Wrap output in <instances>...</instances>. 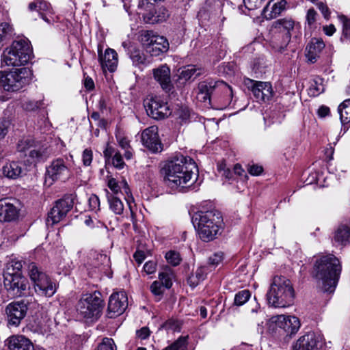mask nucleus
I'll return each mask as SVG.
<instances>
[{
    "label": "nucleus",
    "mask_w": 350,
    "mask_h": 350,
    "mask_svg": "<svg viewBox=\"0 0 350 350\" xmlns=\"http://www.w3.org/2000/svg\"><path fill=\"white\" fill-rule=\"evenodd\" d=\"M161 174L166 185L180 192L194 189L193 184L198 176L194 160L188 156L176 153L164 163Z\"/></svg>",
    "instance_id": "f257e3e1"
},
{
    "label": "nucleus",
    "mask_w": 350,
    "mask_h": 350,
    "mask_svg": "<svg viewBox=\"0 0 350 350\" xmlns=\"http://www.w3.org/2000/svg\"><path fill=\"white\" fill-rule=\"evenodd\" d=\"M233 98L232 88L222 81H204L199 83L196 89V98L205 106L214 101L224 109L230 105Z\"/></svg>",
    "instance_id": "f03ea898"
},
{
    "label": "nucleus",
    "mask_w": 350,
    "mask_h": 350,
    "mask_svg": "<svg viewBox=\"0 0 350 350\" xmlns=\"http://www.w3.org/2000/svg\"><path fill=\"white\" fill-rule=\"evenodd\" d=\"M342 271V265L333 254L321 256L314 266V275L321 282L324 292L332 293L335 291Z\"/></svg>",
    "instance_id": "7ed1b4c3"
},
{
    "label": "nucleus",
    "mask_w": 350,
    "mask_h": 350,
    "mask_svg": "<svg viewBox=\"0 0 350 350\" xmlns=\"http://www.w3.org/2000/svg\"><path fill=\"white\" fill-rule=\"evenodd\" d=\"M200 239L204 242L215 239L220 234L222 218L219 213L213 211H198L191 218Z\"/></svg>",
    "instance_id": "20e7f679"
},
{
    "label": "nucleus",
    "mask_w": 350,
    "mask_h": 350,
    "mask_svg": "<svg viewBox=\"0 0 350 350\" xmlns=\"http://www.w3.org/2000/svg\"><path fill=\"white\" fill-rule=\"evenodd\" d=\"M268 304L274 307L284 308L292 304L294 289L291 281L282 276H275L267 293Z\"/></svg>",
    "instance_id": "39448f33"
},
{
    "label": "nucleus",
    "mask_w": 350,
    "mask_h": 350,
    "mask_svg": "<svg viewBox=\"0 0 350 350\" xmlns=\"http://www.w3.org/2000/svg\"><path fill=\"white\" fill-rule=\"evenodd\" d=\"M32 50L26 38L14 40L10 46L4 49L1 55V64L8 66H21L31 59Z\"/></svg>",
    "instance_id": "423d86ee"
},
{
    "label": "nucleus",
    "mask_w": 350,
    "mask_h": 350,
    "mask_svg": "<svg viewBox=\"0 0 350 350\" xmlns=\"http://www.w3.org/2000/svg\"><path fill=\"white\" fill-rule=\"evenodd\" d=\"M271 44L275 51L282 52L291 41L292 32L301 27L299 22L291 17H284L275 21L272 24Z\"/></svg>",
    "instance_id": "0eeeda50"
},
{
    "label": "nucleus",
    "mask_w": 350,
    "mask_h": 350,
    "mask_svg": "<svg viewBox=\"0 0 350 350\" xmlns=\"http://www.w3.org/2000/svg\"><path fill=\"white\" fill-rule=\"evenodd\" d=\"M30 70L27 68L0 72V85L8 92H18L30 81Z\"/></svg>",
    "instance_id": "6e6552de"
},
{
    "label": "nucleus",
    "mask_w": 350,
    "mask_h": 350,
    "mask_svg": "<svg viewBox=\"0 0 350 350\" xmlns=\"http://www.w3.org/2000/svg\"><path fill=\"white\" fill-rule=\"evenodd\" d=\"M27 271L31 280L34 284V288L37 293L46 297H51L55 293L56 283L46 273L41 271L36 263H29Z\"/></svg>",
    "instance_id": "1a4fd4ad"
},
{
    "label": "nucleus",
    "mask_w": 350,
    "mask_h": 350,
    "mask_svg": "<svg viewBox=\"0 0 350 350\" xmlns=\"http://www.w3.org/2000/svg\"><path fill=\"white\" fill-rule=\"evenodd\" d=\"M103 308V300L100 293H87L83 295L79 300L77 305L78 315L83 319L97 318Z\"/></svg>",
    "instance_id": "9d476101"
},
{
    "label": "nucleus",
    "mask_w": 350,
    "mask_h": 350,
    "mask_svg": "<svg viewBox=\"0 0 350 350\" xmlns=\"http://www.w3.org/2000/svg\"><path fill=\"white\" fill-rule=\"evenodd\" d=\"M144 105L147 114L155 120L164 119L172 113L168 103L159 96L147 98Z\"/></svg>",
    "instance_id": "9b49d317"
},
{
    "label": "nucleus",
    "mask_w": 350,
    "mask_h": 350,
    "mask_svg": "<svg viewBox=\"0 0 350 350\" xmlns=\"http://www.w3.org/2000/svg\"><path fill=\"white\" fill-rule=\"evenodd\" d=\"M4 286L9 296L14 298L26 294L28 282L20 273H7L4 276Z\"/></svg>",
    "instance_id": "f8f14e48"
},
{
    "label": "nucleus",
    "mask_w": 350,
    "mask_h": 350,
    "mask_svg": "<svg viewBox=\"0 0 350 350\" xmlns=\"http://www.w3.org/2000/svg\"><path fill=\"white\" fill-rule=\"evenodd\" d=\"M74 198L72 196H66L56 201L55 204L48 214L46 224L53 226L59 222L72 208Z\"/></svg>",
    "instance_id": "ddd939ff"
},
{
    "label": "nucleus",
    "mask_w": 350,
    "mask_h": 350,
    "mask_svg": "<svg viewBox=\"0 0 350 350\" xmlns=\"http://www.w3.org/2000/svg\"><path fill=\"white\" fill-rule=\"evenodd\" d=\"M271 321L275 325L276 327L283 330L286 336H289L295 335L301 327L299 319L294 315L273 316Z\"/></svg>",
    "instance_id": "4468645a"
},
{
    "label": "nucleus",
    "mask_w": 350,
    "mask_h": 350,
    "mask_svg": "<svg viewBox=\"0 0 350 350\" xmlns=\"http://www.w3.org/2000/svg\"><path fill=\"white\" fill-rule=\"evenodd\" d=\"M27 306L23 301H13L5 308L8 323L9 325L17 327L25 318L27 312Z\"/></svg>",
    "instance_id": "2eb2a0df"
},
{
    "label": "nucleus",
    "mask_w": 350,
    "mask_h": 350,
    "mask_svg": "<svg viewBox=\"0 0 350 350\" xmlns=\"http://www.w3.org/2000/svg\"><path fill=\"white\" fill-rule=\"evenodd\" d=\"M128 306L127 295L124 291L113 293L109 300L107 315L109 318H115L122 314Z\"/></svg>",
    "instance_id": "dca6fc26"
},
{
    "label": "nucleus",
    "mask_w": 350,
    "mask_h": 350,
    "mask_svg": "<svg viewBox=\"0 0 350 350\" xmlns=\"http://www.w3.org/2000/svg\"><path fill=\"white\" fill-rule=\"evenodd\" d=\"M70 170L64 159L57 158L53 160L46 167V178L52 182L66 179L69 176Z\"/></svg>",
    "instance_id": "f3484780"
},
{
    "label": "nucleus",
    "mask_w": 350,
    "mask_h": 350,
    "mask_svg": "<svg viewBox=\"0 0 350 350\" xmlns=\"http://www.w3.org/2000/svg\"><path fill=\"white\" fill-rule=\"evenodd\" d=\"M143 145L153 153L161 152L162 144L159 137L158 127L151 126L144 129L141 135Z\"/></svg>",
    "instance_id": "a211bd4d"
},
{
    "label": "nucleus",
    "mask_w": 350,
    "mask_h": 350,
    "mask_svg": "<svg viewBox=\"0 0 350 350\" xmlns=\"http://www.w3.org/2000/svg\"><path fill=\"white\" fill-rule=\"evenodd\" d=\"M28 9L31 12L36 11L40 17L49 25L55 22L53 8L51 4L44 0H39L29 3Z\"/></svg>",
    "instance_id": "6ab92c4d"
},
{
    "label": "nucleus",
    "mask_w": 350,
    "mask_h": 350,
    "mask_svg": "<svg viewBox=\"0 0 350 350\" xmlns=\"http://www.w3.org/2000/svg\"><path fill=\"white\" fill-rule=\"evenodd\" d=\"M248 81L252 83L251 90L258 102L269 100L273 96L272 86L270 83L251 79Z\"/></svg>",
    "instance_id": "aec40b11"
},
{
    "label": "nucleus",
    "mask_w": 350,
    "mask_h": 350,
    "mask_svg": "<svg viewBox=\"0 0 350 350\" xmlns=\"http://www.w3.org/2000/svg\"><path fill=\"white\" fill-rule=\"evenodd\" d=\"M154 79L160 84L161 88L169 92L173 88L171 81L170 69L167 65H161L153 70Z\"/></svg>",
    "instance_id": "412c9836"
},
{
    "label": "nucleus",
    "mask_w": 350,
    "mask_h": 350,
    "mask_svg": "<svg viewBox=\"0 0 350 350\" xmlns=\"http://www.w3.org/2000/svg\"><path fill=\"white\" fill-rule=\"evenodd\" d=\"M98 61L105 70L107 69L109 72H113L116 70L118 66V54L116 51L112 49H107L102 54L101 51L98 50Z\"/></svg>",
    "instance_id": "4be33fe9"
},
{
    "label": "nucleus",
    "mask_w": 350,
    "mask_h": 350,
    "mask_svg": "<svg viewBox=\"0 0 350 350\" xmlns=\"http://www.w3.org/2000/svg\"><path fill=\"white\" fill-rule=\"evenodd\" d=\"M18 216V209L8 199L0 200V221L10 222Z\"/></svg>",
    "instance_id": "5701e85b"
},
{
    "label": "nucleus",
    "mask_w": 350,
    "mask_h": 350,
    "mask_svg": "<svg viewBox=\"0 0 350 350\" xmlns=\"http://www.w3.org/2000/svg\"><path fill=\"white\" fill-rule=\"evenodd\" d=\"M319 338L314 332H309L297 340L292 350H312L317 347Z\"/></svg>",
    "instance_id": "b1692460"
},
{
    "label": "nucleus",
    "mask_w": 350,
    "mask_h": 350,
    "mask_svg": "<svg viewBox=\"0 0 350 350\" xmlns=\"http://www.w3.org/2000/svg\"><path fill=\"white\" fill-rule=\"evenodd\" d=\"M50 150L46 144L35 142L32 148L29 150L27 161L37 163L45 161L50 155Z\"/></svg>",
    "instance_id": "393cba45"
},
{
    "label": "nucleus",
    "mask_w": 350,
    "mask_h": 350,
    "mask_svg": "<svg viewBox=\"0 0 350 350\" xmlns=\"http://www.w3.org/2000/svg\"><path fill=\"white\" fill-rule=\"evenodd\" d=\"M286 1L280 0L278 2L269 1L262 10V16L267 20H271L278 16L286 8Z\"/></svg>",
    "instance_id": "a878e982"
},
{
    "label": "nucleus",
    "mask_w": 350,
    "mask_h": 350,
    "mask_svg": "<svg viewBox=\"0 0 350 350\" xmlns=\"http://www.w3.org/2000/svg\"><path fill=\"white\" fill-rule=\"evenodd\" d=\"M144 20L147 23L154 24L156 23L165 21L168 17V11L164 7H159L157 8L153 7L152 11L142 13Z\"/></svg>",
    "instance_id": "bb28decb"
},
{
    "label": "nucleus",
    "mask_w": 350,
    "mask_h": 350,
    "mask_svg": "<svg viewBox=\"0 0 350 350\" xmlns=\"http://www.w3.org/2000/svg\"><path fill=\"white\" fill-rule=\"evenodd\" d=\"M325 47V44L321 39L312 38L306 48L308 59L314 63Z\"/></svg>",
    "instance_id": "cd10ccee"
},
{
    "label": "nucleus",
    "mask_w": 350,
    "mask_h": 350,
    "mask_svg": "<svg viewBox=\"0 0 350 350\" xmlns=\"http://www.w3.org/2000/svg\"><path fill=\"white\" fill-rule=\"evenodd\" d=\"M10 350H33L32 342L23 336H13L8 340Z\"/></svg>",
    "instance_id": "c85d7f7f"
},
{
    "label": "nucleus",
    "mask_w": 350,
    "mask_h": 350,
    "mask_svg": "<svg viewBox=\"0 0 350 350\" xmlns=\"http://www.w3.org/2000/svg\"><path fill=\"white\" fill-rule=\"evenodd\" d=\"M169 49V42L167 40L162 36H155L153 43L148 47V53L152 56H158L160 54L167 51Z\"/></svg>",
    "instance_id": "c756f323"
},
{
    "label": "nucleus",
    "mask_w": 350,
    "mask_h": 350,
    "mask_svg": "<svg viewBox=\"0 0 350 350\" xmlns=\"http://www.w3.org/2000/svg\"><path fill=\"white\" fill-rule=\"evenodd\" d=\"M333 241L338 245L343 246L350 243V226H339L334 232Z\"/></svg>",
    "instance_id": "7c9ffc66"
},
{
    "label": "nucleus",
    "mask_w": 350,
    "mask_h": 350,
    "mask_svg": "<svg viewBox=\"0 0 350 350\" xmlns=\"http://www.w3.org/2000/svg\"><path fill=\"white\" fill-rule=\"evenodd\" d=\"M22 172L21 164L15 161L7 163L2 168L3 174L10 179L18 178L21 176Z\"/></svg>",
    "instance_id": "2f4dec72"
},
{
    "label": "nucleus",
    "mask_w": 350,
    "mask_h": 350,
    "mask_svg": "<svg viewBox=\"0 0 350 350\" xmlns=\"http://www.w3.org/2000/svg\"><path fill=\"white\" fill-rule=\"evenodd\" d=\"M249 317L251 321L259 326L263 324L267 316L264 309L260 306L258 303H256L255 306L250 310Z\"/></svg>",
    "instance_id": "473e14b6"
},
{
    "label": "nucleus",
    "mask_w": 350,
    "mask_h": 350,
    "mask_svg": "<svg viewBox=\"0 0 350 350\" xmlns=\"http://www.w3.org/2000/svg\"><path fill=\"white\" fill-rule=\"evenodd\" d=\"M107 197L110 210L116 215H122L124 209L122 201L108 191Z\"/></svg>",
    "instance_id": "72a5a7b5"
},
{
    "label": "nucleus",
    "mask_w": 350,
    "mask_h": 350,
    "mask_svg": "<svg viewBox=\"0 0 350 350\" xmlns=\"http://www.w3.org/2000/svg\"><path fill=\"white\" fill-rule=\"evenodd\" d=\"M340 122L342 125L350 122V99H346L338 107Z\"/></svg>",
    "instance_id": "f704fd0d"
},
{
    "label": "nucleus",
    "mask_w": 350,
    "mask_h": 350,
    "mask_svg": "<svg viewBox=\"0 0 350 350\" xmlns=\"http://www.w3.org/2000/svg\"><path fill=\"white\" fill-rule=\"evenodd\" d=\"M174 277V271L170 267H165L159 273V279L163 286L166 288H170L172 286Z\"/></svg>",
    "instance_id": "c9c22d12"
},
{
    "label": "nucleus",
    "mask_w": 350,
    "mask_h": 350,
    "mask_svg": "<svg viewBox=\"0 0 350 350\" xmlns=\"http://www.w3.org/2000/svg\"><path fill=\"white\" fill-rule=\"evenodd\" d=\"M35 141L31 138H23L17 144V151L23 154L24 157H28L29 150H31L35 144Z\"/></svg>",
    "instance_id": "e433bc0d"
},
{
    "label": "nucleus",
    "mask_w": 350,
    "mask_h": 350,
    "mask_svg": "<svg viewBox=\"0 0 350 350\" xmlns=\"http://www.w3.org/2000/svg\"><path fill=\"white\" fill-rule=\"evenodd\" d=\"M199 75H200L199 69L196 68L193 65H188L182 68L179 77L180 79L187 81L193 76H198Z\"/></svg>",
    "instance_id": "4c0bfd02"
},
{
    "label": "nucleus",
    "mask_w": 350,
    "mask_h": 350,
    "mask_svg": "<svg viewBox=\"0 0 350 350\" xmlns=\"http://www.w3.org/2000/svg\"><path fill=\"white\" fill-rule=\"evenodd\" d=\"M187 346L188 336H180L176 340L163 350H187Z\"/></svg>",
    "instance_id": "58836bf2"
},
{
    "label": "nucleus",
    "mask_w": 350,
    "mask_h": 350,
    "mask_svg": "<svg viewBox=\"0 0 350 350\" xmlns=\"http://www.w3.org/2000/svg\"><path fill=\"white\" fill-rule=\"evenodd\" d=\"M157 35L152 31H142L139 36V41L142 42L145 49L148 52V47L153 43V40Z\"/></svg>",
    "instance_id": "ea45409f"
},
{
    "label": "nucleus",
    "mask_w": 350,
    "mask_h": 350,
    "mask_svg": "<svg viewBox=\"0 0 350 350\" xmlns=\"http://www.w3.org/2000/svg\"><path fill=\"white\" fill-rule=\"evenodd\" d=\"M130 57L135 66H140L145 64L146 57L144 54L137 49H133L131 51Z\"/></svg>",
    "instance_id": "a19ab883"
},
{
    "label": "nucleus",
    "mask_w": 350,
    "mask_h": 350,
    "mask_svg": "<svg viewBox=\"0 0 350 350\" xmlns=\"http://www.w3.org/2000/svg\"><path fill=\"white\" fill-rule=\"evenodd\" d=\"M323 92L324 86L323 85V79L321 78L314 79L309 88V94L312 96H317Z\"/></svg>",
    "instance_id": "79ce46f5"
},
{
    "label": "nucleus",
    "mask_w": 350,
    "mask_h": 350,
    "mask_svg": "<svg viewBox=\"0 0 350 350\" xmlns=\"http://www.w3.org/2000/svg\"><path fill=\"white\" fill-rule=\"evenodd\" d=\"M44 103L42 100H28L23 103L22 107L27 111H36L42 108Z\"/></svg>",
    "instance_id": "37998d69"
},
{
    "label": "nucleus",
    "mask_w": 350,
    "mask_h": 350,
    "mask_svg": "<svg viewBox=\"0 0 350 350\" xmlns=\"http://www.w3.org/2000/svg\"><path fill=\"white\" fill-rule=\"evenodd\" d=\"M251 296L248 290H243L235 295L234 304L237 306H242L248 301Z\"/></svg>",
    "instance_id": "c03bdc74"
},
{
    "label": "nucleus",
    "mask_w": 350,
    "mask_h": 350,
    "mask_svg": "<svg viewBox=\"0 0 350 350\" xmlns=\"http://www.w3.org/2000/svg\"><path fill=\"white\" fill-rule=\"evenodd\" d=\"M165 259L167 262L172 266H177L181 261L180 254L176 251H169L165 254Z\"/></svg>",
    "instance_id": "a18cd8bd"
},
{
    "label": "nucleus",
    "mask_w": 350,
    "mask_h": 350,
    "mask_svg": "<svg viewBox=\"0 0 350 350\" xmlns=\"http://www.w3.org/2000/svg\"><path fill=\"white\" fill-rule=\"evenodd\" d=\"M338 20L342 25V36L345 38H350V19L345 15H338Z\"/></svg>",
    "instance_id": "49530a36"
},
{
    "label": "nucleus",
    "mask_w": 350,
    "mask_h": 350,
    "mask_svg": "<svg viewBox=\"0 0 350 350\" xmlns=\"http://www.w3.org/2000/svg\"><path fill=\"white\" fill-rule=\"evenodd\" d=\"M13 27L8 23H2L0 24V43L3 39L11 36L13 33Z\"/></svg>",
    "instance_id": "de8ad7c7"
},
{
    "label": "nucleus",
    "mask_w": 350,
    "mask_h": 350,
    "mask_svg": "<svg viewBox=\"0 0 350 350\" xmlns=\"http://www.w3.org/2000/svg\"><path fill=\"white\" fill-rule=\"evenodd\" d=\"M97 350H117V347L112 338H104L98 345Z\"/></svg>",
    "instance_id": "09e8293b"
},
{
    "label": "nucleus",
    "mask_w": 350,
    "mask_h": 350,
    "mask_svg": "<svg viewBox=\"0 0 350 350\" xmlns=\"http://www.w3.org/2000/svg\"><path fill=\"white\" fill-rule=\"evenodd\" d=\"M12 122L9 118H0V139H3L10 129Z\"/></svg>",
    "instance_id": "8fccbe9b"
},
{
    "label": "nucleus",
    "mask_w": 350,
    "mask_h": 350,
    "mask_svg": "<svg viewBox=\"0 0 350 350\" xmlns=\"http://www.w3.org/2000/svg\"><path fill=\"white\" fill-rule=\"evenodd\" d=\"M224 260V253L221 252H216L211 255L208 258V268L209 267L215 268L219 264H220L222 260Z\"/></svg>",
    "instance_id": "3c124183"
},
{
    "label": "nucleus",
    "mask_w": 350,
    "mask_h": 350,
    "mask_svg": "<svg viewBox=\"0 0 350 350\" xmlns=\"http://www.w3.org/2000/svg\"><path fill=\"white\" fill-rule=\"evenodd\" d=\"M150 290L154 296L159 297V299H160V297L164 291V286L160 282L154 281L150 285Z\"/></svg>",
    "instance_id": "603ef678"
},
{
    "label": "nucleus",
    "mask_w": 350,
    "mask_h": 350,
    "mask_svg": "<svg viewBox=\"0 0 350 350\" xmlns=\"http://www.w3.org/2000/svg\"><path fill=\"white\" fill-rule=\"evenodd\" d=\"M265 0H243L245 7L249 10H254L262 6Z\"/></svg>",
    "instance_id": "864d4df0"
},
{
    "label": "nucleus",
    "mask_w": 350,
    "mask_h": 350,
    "mask_svg": "<svg viewBox=\"0 0 350 350\" xmlns=\"http://www.w3.org/2000/svg\"><path fill=\"white\" fill-rule=\"evenodd\" d=\"M164 327L173 332H180L181 324L178 320L170 319L165 322Z\"/></svg>",
    "instance_id": "5fc2aeb1"
},
{
    "label": "nucleus",
    "mask_w": 350,
    "mask_h": 350,
    "mask_svg": "<svg viewBox=\"0 0 350 350\" xmlns=\"http://www.w3.org/2000/svg\"><path fill=\"white\" fill-rule=\"evenodd\" d=\"M113 165L119 170L122 169L125 163L120 152L117 151L111 158Z\"/></svg>",
    "instance_id": "6e6d98bb"
},
{
    "label": "nucleus",
    "mask_w": 350,
    "mask_h": 350,
    "mask_svg": "<svg viewBox=\"0 0 350 350\" xmlns=\"http://www.w3.org/2000/svg\"><path fill=\"white\" fill-rule=\"evenodd\" d=\"M233 173L234 175H237L241 181H245L247 180L248 176L246 172L239 163L234 165Z\"/></svg>",
    "instance_id": "4d7b16f0"
},
{
    "label": "nucleus",
    "mask_w": 350,
    "mask_h": 350,
    "mask_svg": "<svg viewBox=\"0 0 350 350\" xmlns=\"http://www.w3.org/2000/svg\"><path fill=\"white\" fill-rule=\"evenodd\" d=\"M93 159V152L90 148H86L82 154V161L85 166H90Z\"/></svg>",
    "instance_id": "13d9d810"
},
{
    "label": "nucleus",
    "mask_w": 350,
    "mask_h": 350,
    "mask_svg": "<svg viewBox=\"0 0 350 350\" xmlns=\"http://www.w3.org/2000/svg\"><path fill=\"white\" fill-rule=\"evenodd\" d=\"M218 170L219 172L221 174V176L225 177L228 180H230L234 178L233 171H231L228 168H226L225 165L220 164L218 165Z\"/></svg>",
    "instance_id": "bf43d9fd"
},
{
    "label": "nucleus",
    "mask_w": 350,
    "mask_h": 350,
    "mask_svg": "<svg viewBox=\"0 0 350 350\" xmlns=\"http://www.w3.org/2000/svg\"><path fill=\"white\" fill-rule=\"evenodd\" d=\"M107 186L114 193H118L120 191V185L119 182L113 177H108Z\"/></svg>",
    "instance_id": "052dcab7"
},
{
    "label": "nucleus",
    "mask_w": 350,
    "mask_h": 350,
    "mask_svg": "<svg viewBox=\"0 0 350 350\" xmlns=\"http://www.w3.org/2000/svg\"><path fill=\"white\" fill-rule=\"evenodd\" d=\"M210 271L211 270L207 266L200 267L198 268L195 272L196 277L198 278L202 282L206 278L208 272Z\"/></svg>",
    "instance_id": "680f3d73"
},
{
    "label": "nucleus",
    "mask_w": 350,
    "mask_h": 350,
    "mask_svg": "<svg viewBox=\"0 0 350 350\" xmlns=\"http://www.w3.org/2000/svg\"><path fill=\"white\" fill-rule=\"evenodd\" d=\"M317 13L313 8L308 10L306 14V23L309 26H312L316 22Z\"/></svg>",
    "instance_id": "e2e57ef3"
},
{
    "label": "nucleus",
    "mask_w": 350,
    "mask_h": 350,
    "mask_svg": "<svg viewBox=\"0 0 350 350\" xmlns=\"http://www.w3.org/2000/svg\"><path fill=\"white\" fill-rule=\"evenodd\" d=\"M178 118L183 122H187L190 117L189 109L186 107H182L179 109L178 112Z\"/></svg>",
    "instance_id": "0e129e2a"
},
{
    "label": "nucleus",
    "mask_w": 350,
    "mask_h": 350,
    "mask_svg": "<svg viewBox=\"0 0 350 350\" xmlns=\"http://www.w3.org/2000/svg\"><path fill=\"white\" fill-rule=\"evenodd\" d=\"M157 270V263L154 261H148L144 265V271L146 274H152Z\"/></svg>",
    "instance_id": "69168bd1"
},
{
    "label": "nucleus",
    "mask_w": 350,
    "mask_h": 350,
    "mask_svg": "<svg viewBox=\"0 0 350 350\" xmlns=\"http://www.w3.org/2000/svg\"><path fill=\"white\" fill-rule=\"evenodd\" d=\"M89 205L92 210L96 211L99 209L100 200L96 195H92L89 198Z\"/></svg>",
    "instance_id": "338daca9"
},
{
    "label": "nucleus",
    "mask_w": 350,
    "mask_h": 350,
    "mask_svg": "<svg viewBox=\"0 0 350 350\" xmlns=\"http://www.w3.org/2000/svg\"><path fill=\"white\" fill-rule=\"evenodd\" d=\"M247 170L251 175L258 176L262 172L263 168L260 165H252L248 166Z\"/></svg>",
    "instance_id": "774afa93"
}]
</instances>
